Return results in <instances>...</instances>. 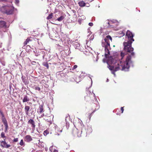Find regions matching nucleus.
<instances>
[{
	"instance_id": "nucleus-1",
	"label": "nucleus",
	"mask_w": 152,
	"mask_h": 152,
	"mask_svg": "<svg viewBox=\"0 0 152 152\" xmlns=\"http://www.w3.org/2000/svg\"><path fill=\"white\" fill-rule=\"evenodd\" d=\"M131 56H128L125 61L122 62L118 60L117 58L111 59V62L112 64H115L114 66L109 65L108 68L111 71L112 73L115 76V72L119 70H121L125 71H128L129 70L130 66L132 65V62L131 60Z\"/></svg>"
},
{
	"instance_id": "nucleus-2",
	"label": "nucleus",
	"mask_w": 152,
	"mask_h": 152,
	"mask_svg": "<svg viewBox=\"0 0 152 152\" xmlns=\"http://www.w3.org/2000/svg\"><path fill=\"white\" fill-rule=\"evenodd\" d=\"M126 35L127 37L128 40L127 42H124L123 43L124 49L125 51L131 53L134 50V48L132 47V44L134 41L133 38L134 35L130 31L128 30Z\"/></svg>"
},
{
	"instance_id": "nucleus-3",
	"label": "nucleus",
	"mask_w": 152,
	"mask_h": 152,
	"mask_svg": "<svg viewBox=\"0 0 152 152\" xmlns=\"http://www.w3.org/2000/svg\"><path fill=\"white\" fill-rule=\"evenodd\" d=\"M109 40L112 41V38L110 35H108L102 40V47L104 48L105 51V56L106 58H107L110 54L109 50L110 49Z\"/></svg>"
},
{
	"instance_id": "nucleus-4",
	"label": "nucleus",
	"mask_w": 152,
	"mask_h": 152,
	"mask_svg": "<svg viewBox=\"0 0 152 152\" xmlns=\"http://www.w3.org/2000/svg\"><path fill=\"white\" fill-rule=\"evenodd\" d=\"M14 7H10L7 6H5L1 7V11L6 14L7 15L12 14L14 11Z\"/></svg>"
},
{
	"instance_id": "nucleus-5",
	"label": "nucleus",
	"mask_w": 152,
	"mask_h": 152,
	"mask_svg": "<svg viewBox=\"0 0 152 152\" xmlns=\"http://www.w3.org/2000/svg\"><path fill=\"white\" fill-rule=\"evenodd\" d=\"M81 121H80V124L82 126L81 132H83V133L86 134H88L91 133L92 132L91 128L90 127L88 126H82L81 123Z\"/></svg>"
},
{
	"instance_id": "nucleus-6",
	"label": "nucleus",
	"mask_w": 152,
	"mask_h": 152,
	"mask_svg": "<svg viewBox=\"0 0 152 152\" xmlns=\"http://www.w3.org/2000/svg\"><path fill=\"white\" fill-rule=\"evenodd\" d=\"M9 26L6 25V23L4 21H2L0 22V28L4 29L3 31L5 32L6 31V28H8Z\"/></svg>"
},
{
	"instance_id": "nucleus-7",
	"label": "nucleus",
	"mask_w": 152,
	"mask_h": 152,
	"mask_svg": "<svg viewBox=\"0 0 152 152\" xmlns=\"http://www.w3.org/2000/svg\"><path fill=\"white\" fill-rule=\"evenodd\" d=\"M1 142V146L3 148H9L11 146V145H8L5 142V139H4L3 140L0 141Z\"/></svg>"
},
{
	"instance_id": "nucleus-8",
	"label": "nucleus",
	"mask_w": 152,
	"mask_h": 152,
	"mask_svg": "<svg viewBox=\"0 0 152 152\" xmlns=\"http://www.w3.org/2000/svg\"><path fill=\"white\" fill-rule=\"evenodd\" d=\"M28 123L30 124L31 125V127H32V129H34L35 125V122L34 120L32 119H30L28 121Z\"/></svg>"
},
{
	"instance_id": "nucleus-9",
	"label": "nucleus",
	"mask_w": 152,
	"mask_h": 152,
	"mask_svg": "<svg viewBox=\"0 0 152 152\" xmlns=\"http://www.w3.org/2000/svg\"><path fill=\"white\" fill-rule=\"evenodd\" d=\"M23 102V103L25 102H28L30 100V99L29 97L27 95H25L23 96V99H22Z\"/></svg>"
},
{
	"instance_id": "nucleus-10",
	"label": "nucleus",
	"mask_w": 152,
	"mask_h": 152,
	"mask_svg": "<svg viewBox=\"0 0 152 152\" xmlns=\"http://www.w3.org/2000/svg\"><path fill=\"white\" fill-rule=\"evenodd\" d=\"M24 140L27 142H29L32 140L31 136L29 135H26L25 138Z\"/></svg>"
},
{
	"instance_id": "nucleus-11",
	"label": "nucleus",
	"mask_w": 152,
	"mask_h": 152,
	"mask_svg": "<svg viewBox=\"0 0 152 152\" xmlns=\"http://www.w3.org/2000/svg\"><path fill=\"white\" fill-rule=\"evenodd\" d=\"M53 116L52 115H51L49 116L48 117L47 116V117L45 119L48 122H51L53 120Z\"/></svg>"
},
{
	"instance_id": "nucleus-12",
	"label": "nucleus",
	"mask_w": 152,
	"mask_h": 152,
	"mask_svg": "<svg viewBox=\"0 0 152 152\" xmlns=\"http://www.w3.org/2000/svg\"><path fill=\"white\" fill-rule=\"evenodd\" d=\"M30 109V107L26 105L25 107V111L26 114L28 115L29 114V111Z\"/></svg>"
},
{
	"instance_id": "nucleus-13",
	"label": "nucleus",
	"mask_w": 152,
	"mask_h": 152,
	"mask_svg": "<svg viewBox=\"0 0 152 152\" xmlns=\"http://www.w3.org/2000/svg\"><path fill=\"white\" fill-rule=\"evenodd\" d=\"M43 108L42 105H40L37 111L38 113H42L43 112Z\"/></svg>"
},
{
	"instance_id": "nucleus-14",
	"label": "nucleus",
	"mask_w": 152,
	"mask_h": 152,
	"mask_svg": "<svg viewBox=\"0 0 152 152\" xmlns=\"http://www.w3.org/2000/svg\"><path fill=\"white\" fill-rule=\"evenodd\" d=\"M80 7H83L85 6L86 4V3L83 1H81L78 2V3Z\"/></svg>"
},
{
	"instance_id": "nucleus-15",
	"label": "nucleus",
	"mask_w": 152,
	"mask_h": 152,
	"mask_svg": "<svg viewBox=\"0 0 152 152\" xmlns=\"http://www.w3.org/2000/svg\"><path fill=\"white\" fill-rule=\"evenodd\" d=\"M21 79L23 82L25 84L27 83V81L26 79V77L24 76H22L21 77Z\"/></svg>"
},
{
	"instance_id": "nucleus-16",
	"label": "nucleus",
	"mask_w": 152,
	"mask_h": 152,
	"mask_svg": "<svg viewBox=\"0 0 152 152\" xmlns=\"http://www.w3.org/2000/svg\"><path fill=\"white\" fill-rule=\"evenodd\" d=\"M90 36V35H89L87 37H88V38H87V40H88V41H89V40H90V41H91V40H92L93 39H94V36L93 35H92V36H91V37L90 38H89L88 39V37H89Z\"/></svg>"
},
{
	"instance_id": "nucleus-17",
	"label": "nucleus",
	"mask_w": 152,
	"mask_h": 152,
	"mask_svg": "<svg viewBox=\"0 0 152 152\" xmlns=\"http://www.w3.org/2000/svg\"><path fill=\"white\" fill-rule=\"evenodd\" d=\"M64 16H61L60 17L58 18L57 19V20L59 21H61L64 19Z\"/></svg>"
},
{
	"instance_id": "nucleus-18",
	"label": "nucleus",
	"mask_w": 152,
	"mask_h": 152,
	"mask_svg": "<svg viewBox=\"0 0 152 152\" xmlns=\"http://www.w3.org/2000/svg\"><path fill=\"white\" fill-rule=\"evenodd\" d=\"M42 64L44 66L46 67L47 69H48L49 65L47 62H44Z\"/></svg>"
},
{
	"instance_id": "nucleus-19",
	"label": "nucleus",
	"mask_w": 152,
	"mask_h": 152,
	"mask_svg": "<svg viewBox=\"0 0 152 152\" xmlns=\"http://www.w3.org/2000/svg\"><path fill=\"white\" fill-rule=\"evenodd\" d=\"M53 13H51L47 17V19H50L52 18L53 17Z\"/></svg>"
},
{
	"instance_id": "nucleus-20",
	"label": "nucleus",
	"mask_w": 152,
	"mask_h": 152,
	"mask_svg": "<svg viewBox=\"0 0 152 152\" xmlns=\"http://www.w3.org/2000/svg\"><path fill=\"white\" fill-rule=\"evenodd\" d=\"M1 137L2 138L5 139L6 138V136L5 135V134L4 132H2L1 134Z\"/></svg>"
},
{
	"instance_id": "nucleus-21",
	"label": "nucleus",
	"mask_w": 152,
	"mask_h": 152,
	"mask_svg": "<svg viewBox=\"0 0 152 152\" xmlns=\"http://www.w3.org/2000/svg\"><path fill=\"white\" fill-rule=\"evenodd\" d=\"M2 121L3 122V124H4V125H5L6 124H7V120L6 119H2Z\"/></svg>"
},
{
	"instance_id": "nucleus-22",
	"label": "nucleus",
	"mask_w": 152,
	"mask_h": 152,
	"mask_svg": "<svg viewBox=\"0 0 152 152\" xmlns=\"http://www.w3.org/2000/svg\"><path fill=\"white\" fill-rule=\"evenodd\" d=\"M20 144L21 146H24L25 143L23 142V140H21L20 142Z\"/></svg>"
},
{
	"instance_id": "nucleus-23",
	"label": "nucleus",
	"mask_w": 152,
	"mask_h": 152,
	"mask_svg": "<svg viewBox=\"0 0 152 152\" xmlns=\"http://www.w3.org/2000/svg\"><path fill=\"white\" fill-rule=\"evenodd\" d=\"M39 142L38 143L39 145H40L42 147H44V143L43 142H41L39 140Z\"/></svg>"
},
{
	"instance_id": "nucleus-24",
	"label": "nucleus",
	"mask_w": 152,
	"mask_h": 152,
	"mask_svg": "<svg viewBox=\"0 0 152 152\" xmlns=\"http://www.w3.org/2000/svg\"><path fill=\"white\" fill-rule=\"evenodd\" d=\"M80 46V44L77 43H76L75 45H74V47L75 48H79Z\"/></svg>"
},
{
	"instance_id": "nucleus-25",
	"label": "nucleus",
	"mask_w": 152,
	"mask_h": 152,
	"mask_svg": "<svg viewBox=\"0 0 152 152\" xmlns=\"http://www.w3.org/2000/svg\"><path fill=\"white\" fill-rule=\"evenodd\" d=\"M34 88L35 90H38V91H39L40 90V88L39 87H38L36 86H35L34 87Z\"/></svg>"
},
{
	"instance_id": "nucleus-26",
	"label": "nucleus",
	"mask_w": 152,
	"mask_h": 152,
	"mask_svg": "<svg viewBox=\"0 0 152 152\" xmlns=\"http://www.w3.org/2000/svg\"><path fill=\"white\" fill-rule=\"evenodd\" d=\"M77 67V65H75L72 68L70 69V70L73 71L74 69H75Z\"/></svg>"
},
{
	"instance_id": "nucleus-27",
	"label": "nucleus",
	"mask_w": 152,
	"mask_h": 152,
	"mask_svg": "<svg viewBox=\"0 0 152 152\" xmlns=\"http://www.w3.org/2000/svg\"><path fill=\"white\" fill-rule=\"evenodd\" d=\"M125 54H124V53H123V52H121V59H122L124 57V56Z\"/></svg>"
},
{
	"instance_id": "nucleus-28",
	"label": "nucleus",
	"mask_w": 152,
	"mask_h": 152,
	"mask_svg": "<svg viewBox=\"0 0 152 152\" xmlns=\"http://www.w3.org/2000/svg\"><path fill=\"white\" fill-rule=\"evenodd\" d=\"M94 112V111L93 112H92V113H90V114H88V118L90 119L91 116H92V113H93Z\"/></svg>"
},
{
	"instance_id": "nucleus-29",
	"label": "nucleus",
	"mask_w": 152,
	"mask_h": 152,
	"mask_svg": "<svg viewBox=\"0 0 152 152\" xmlns=\"http://www.w3.org/2000/svg\"><path fill=\"white\" fill-rule=\"evenodd\" d=\"M48 133V132L47 130H45L43 134L44 135H46Z\"/></svg>"
},
{
	"instance_id": "nucleus-30",
	"label": "nucleus",
	"mask_w": 152,
	"mask_h": 152,
	"mask_svg": "<svg viewBox=\"0 0 152 152\" xmlns=\"http://www.w3.org/2000/svg\"><path fill=\"white\" fill-rule=\"evenodd\" d=\"M4 126H5V132H6L7 131V130L8 129V124L4 125Z\"/></svg>"
},
{
	"instance_id": "nucleus-31",
	"label": "nucleus",
	"mask_w": 152,
	"mask_h": 152,
	"mask_svg": "<svg viewBox=\"0 0 152 152\" xmlns=\"http://www.w3.org/2000/svg\"><path fill=\"white\" fill-rule=\"evenodd\" d=\"M19 2V0H15V4L16 5H18Z\"/></svg>"
},
{
	"instance_id": "nucleus-32",
	"label": "nucleus",
	"mask_w": 152,
	"mask_h": 152,
	"mask_svg": "<svg viewBox=\"0 0 152 152\" xmlns=\"http://www.w3.org/2000/svg\"><path fill=\"white\" fill-rule=\"evenodd\" d=\"M1 62L2 64V65L3 66H5V62L4 61H1Z\"/></svg>"
},
{
	"instance_id": "nucleus-33",
	"label": "nucleus",
	"mask_w": 152,
	"mask_h": 152,
	"mask_svg": "<svg viewBox=\"0 0 152 152\" xmlns=\"http://www.w3.org/2000/svg\"><path fill=\"white\" fill-rule=\"evenodd\" d=\"M18 140V138H15L14 140H13V142H17Z\"/></svg>"
},
{
	"instance_id": "nucleus-34",
	"label": "nucleus",
	"mask_w": 152,
	"mask_h": 152,
	"mask_svg": "<svg viewBox=\"0 0 152 152\" xmlns=\"http://www.w3.org/2000/svg\"><path fill=\"white\" fill-rule=\"evenodd\" d=\"M1 116H2V118H2V119H5L6 118H5V117H4V114H2V115H1Z\"/></svg>"
},
{
	"instance_id": "nucleus-35",
	"label": "nucleus",
	"mask_w": 152,
	"mask_h": 152,
	"mask_svg": "<svg viewBox=\"0 0 152 152\" xmlns=\"http://www.w3.org/2000/svg\"><path fill=\"white\" fill-rule=\"evenodd\" d=\"M7 0H0V2H7Z\"/></svg>"
},
{
	"instance_id": "nucleus-36",
	"label": "nucleus",
	"mask_w": 152,
	"mask_h": 152,
	"mask_svg": "<svg viewBox=\"0 0 152 152\" xmlns=\"http://www.w3.org/2000/svg\"><path fill=\"white\" fill-rule=\"evenodd\" d=\"M88 25L90 26H92L93 25V24L92 23H89L88 24Z\"/></svg>"
},
{
	"instance_id": "nucleus-37",
	"label": "nucleus",
	"mask_w": 152,
	"mask_h": 152,
	"mask_svg": "<svg viewBox=\"0 0 152 152\" xmlns=\"http://www.w3.org/2000/svg\"><path fill=\"white\" fill-rule=\"evenodd\" d=\"M81 133H77V136L78 137H80L81 136Z\"/></svg>"
},
{
	"instance_id": "nucleus-38",
	"label": "nucleus",
	"mask_w": 152,
	"mask_h": 152,
	"mask_svg": "<svg viewBox=\"0 0 152 152\" xmlns=\"http://www.w3.org/2000/svg\"><path fill=\"white\" fill-rule=\"evenodd\" d=\"M121 113H122L124 111V107H122L121 108Z\"/></svg>"
},
{
	"instance_id": "nucleus-39",
	"label": "nucleus",
	"mask_w": 152,
	"mask_h": 152,
	"mask_svg": "<svg viewBox=\"0 0 152 152\" xmlns=\"http://www.w3.org/2000/svg\"><path fill=\"white\" fill-rule=\"evenodd\" d=\"M28 42L27 40H26V41H25V42H24V45H27Z\"/></svg>"
},
{
	"instance_id": "nucleus-40",
	"label": "nucleus",
	"mask_w": 152,
	"mask_h": 152,
	"mask_svg": "<svg viewBox=\"0 0 152 152\" xmlns=\"http://www.w3.org/2000/svg\"><path fill=\"white\" fill-rule=\"evenodd\" d=\"M44 116V113H43L41 115L39 116V118H41V117H43Z\"/></svg>"
},
{
	"instance_id": "nucleus-41",
	"label": "nucleus",
	"mask_w": 152,
	"mask_h": 152,
	"mask_svg": "<svg viewBox=\"0 0 152 152\" xmlns=\"http://www.w3.org/2000/svg\"><path fill=\"white\" fill-rule=\"evenodd\" d=\"M26 40H27L28 42L31 41V40L30 39V38H28L27 39H26Z\"/></svg>"
},
{
	"instance_id": "nucleus-42",
	"label": "nucleus",
	"mask_w": 152,
	"mask_h": 152,
	"mask_svg": "<svg viewBox=\"0 0 152 152\" xmlns=\"http://www.w3.org/2000/svg\"><path fill=\"white\" fill-rule=\"evenodd\" d=\"M93 94L94 96V98L96 100V96L95 95V94L93 92V94Z\"/></svg>"
},
{
	"instance_id": "nucleus-43",
	"label": "nucleus",
	"mask_w": 152,
	"mask_h": 152,
	"mask_svg": "<svg viewBox=\"0 0 152 152\" xmlns=\"http://www.w3.org/2000/svg\"><path fill=\"white\" fill-rule=\"evenodd\" d=\"M3 18L1 17H0V22H1L2 21H3L2 20Z\"/></svg>"
},
{
	"instance_id": "nucleus-44",
	"label": "nucleus",
	"mask_w": 152,
	"mask_h": 152,
	"mask_svg": "<svg viewBox=\"0 0 152 152\" xmlns=\"http://www.w3.org/2000/svg\"><path fill=\"white\" fill-rule=\"evenodd\" d=\"M131 54L132 56H134V53L133 52H132L131 53Z\"/></svg>"
},
{
	"instance_id": "nucleus-45",
	"label": "nucleus",
	"mask_w": 152,
	"mask_h": 152,
	"mask_svg": "<svg viewBox=\"0 0 152 152\" xmlns=\"http://www.w3.org/2000/svg\"><path fill=\"white\" fill-rule=\"evenodd\" d=\"M3 114L2 112L1 111V110L0 109V114L1 115Z\"/></svg>"
},
{
	"instance_id": "nucleus-46",
	"label": "nucleus",
	"mask_w": 152,
	"mask_h": 152,
	"mask_svg": "<svg viewBox=\"0 0 152 152\" xmlns=\"http://www.w3.org/2000/svg\"><path fill=\"white\" fill-rule=\"evenodd\" d=\"M107 24L109 25L108 26V27H109L110 26V23L109 22H108L107 23Z\"/></svg>"
},
{
	"instance_id": "nucleus-47",
	"label": "nucleus",
	"mask_w": 152,
	"mask_h": 152,
	"mask_svg": "<svg viewBox=\"0 0 152 152\" xmlns=\"http://www.w3.org/2000/svg\"><path fill=\"white\" fill-rule=\"evenodd\" d=\"M114 21H111V22H113V23H115L116 22V20H113Z\"/></svg>"
},
{
	"instance_id": "nucleus-48",
	"label": "nucleus",
	"mask_w": 152,
	"mask_h": 152,
	"mask_svg": "<svg viewBox=\"0 0 152 152\" xmlns=\"http://www.w3.org/2000/svg\"><path fill=\"white\" fill-rule=\"evenodd\" d=\"M53 152H58V151L57 150H55Z\"/></svg>"
},
{
	"instance_id": "nucleus-49",
	"label": "nucleus",
	"mask_w": 152,
	"mask_h": 152,
	"mask_svg": "<svg viewBox=\"0 0 152 152\" xmlns=\"http://www.w3.org/2000/svg\"><path fill=\"white\" fill-rule=\"evenodd\" d=\"M121 34L123 35V36H124V35L125 33H124L122 32L121 33Z\"/></svg>"
},
{
	"instance_id": "nucleus-50",
	"label": "nucleus",
	"mask_w": 152,
	"mask_h": 152,
	"mask_svg": "<svg viewBox=\"0 0 152 152\" xmlns=\"http://www.w3.org/2000/svg\"><path fill=\"white\" fill-rule=\"evenodd\" d=\"M52 146H51V147L49 148V150H50V151H51V149H52Z\"/></svg>"
},
{
	"instance_id": "nucleus-51",
	"label": "nucleus",
	"mask_w": 152,
	"mask_h": 152,
	"mask_svg": "<svg viewBox=\"0 0 152 152\" xmlns=\"http://www.w3.org/2000/svg\"><path fill=\"white\" fill-rule=\"evenodd\" d=\"M96 58L97 59H99V56H96Z\"/></svg>"
},
{
	"instance_id": "nucleus-52",
	"label": "nucleus",
	"mask_w": 152,
	"mask_h": 152,
	"mask_svg": "<svg viewBox=\"0 0 152 152\" xmlns=\"http://www.w3.org/2000/svg\"><path fill=\"white\" fill-rule=\"evenodd\" d=\"M45 151H47V150H48V148H45Z\"/></svg>"
},
{
	"instance_id": "nucleus-53",
	"label": "nucleus",
	"mask_w": 152,
	"mask_h": 152,
	"mask_svg": "<svg viewBox=\"0 0 152 152\" xmlns=\"http://www.w3.org/2000/svg\"><path fill=\"white\" fill-rule=\"evenodd\" d=\"M98 59H97V58H96V62H97V61H98Z\"/></svg>"
},
{
	"instance_id": "nucleus-54",
	"label": "nucleus",
	"mask_w": 152,
	"mask_h": 152,
	"mask_svg": "<svg viewBox=\"0 0 152 152\" xmlns=\"http://www.w3.org/2000/svg\"><path fill=\"white\" fill-rule=\"evenodd\" d=\"M91 84H92V79L91 78Z\"/></svg>"
},
{
	"instance_id": "nucleus-55",
	"label": "nucleus",
	"mask_w": 152,
	"mask_h": 152,
	"mask_svg": "<svg viewBox=\"0 0 152 152\" xmlns=\"http://www.w3.org/2000/svg\"><path fill=\"white\" fill-rule=\"evenodd\" d=\"M108 79H107V82H108Z\"/></svg>"
},
{
	"instance_id": "nucleus-56",
	"label": "nucleus",
	"mask_w": 152,
	"mask_h": 152,
	"mask_svg": "<svg viewBox=\"0 0 152 152\" xmlns=\"http://www.w3.org/2000/svg\"><path fill=\"white\" fill-rule=\"evenodd\" d=\"M87 7H89V6H88H88H87Z\"/></svg>"
},
{
	"instance_id": "nucleus-57",
	"label": "nucleus",
	"mask_w": 152,
	"mask_h": 152,
	"mask_svg": "<svg viewBox=\"0 0 152 152\" xmlns=\"http://www.w3.org/2000/svg\"><path fill=\"white\" fill-rule=\"evenodd\" d=\"M18 152V151H17V152Z\"/></svg>"
}]
</instances>
